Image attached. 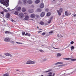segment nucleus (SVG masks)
I'll return each mask as SVG.
<instances>
[{"mask_svg": "<svg viewBox=\"0 0 76 76\" xmlns=\"http://www.w3.org/2000/svg\"><path fill=\"white\" fill-rule=\"evenodd\" d=\"M63 9L61 8H60L59 9V10H57V12L58 13V15L59 16L61 15V13H63Z\"/></svg>", "mask_w": 76, "mask_h": 76, "instance_id": "f03ea898", "label": "nucleus"}, {"mask_svg": "<svg viewBox=\"0 0 76 76\" xmlns=\"http://www.w3.org/2000/svg\"><path fill=\"white\" fill-rule=\"evenodd\" d=\"M1 14H2V15H3V13H4V12H1Z\"/></svg>", "mask_w": 76, "mask_h": 76, "instance_id": "603ef678", "label": "nucleus"}, {"mask_svg": "<svg viewBox=\"0 0 76 76\" xmlns=\"http://www.w3.org/2000/svg\"><path fill=\"white\" fill-rule=\"evenodd\" d=\"M16 70L18 71H19V70H18V69H17Z\"/></svg>", "mask_w": 76, "mask_h": 76, "instance_id": "bf43d9fd", "label": "nucleus"}, {"mask_svg": "<svg viewBox=\"0 0 76 76\" xmlns=\"http://www.w3.org/2000/svg\"><path fill=\"white\" fill-rule=\"evenodd\" d=\"M75 49V47L73 46H72L71 47V51H72L73 50H74Z\"/></svg>", "mask_w": 76, "mask_h": 76, "instance_id": "393cba45", "label": "nucleus"}, {"mask_svg": "<svg viewBox=\"0 0 76 76\" xmlns=\"http://www.w3.org/2000/svg\"><path fill=\"white\" fill-rule=\"evenodd\" d=\"M15 9H16V10L18 11H20L21 9V7H17L15 8Z\"/></svg>", "mask_w": 76, "mask_h": 76, "instance_id": "9d476101", "label": "nucleus"}, {"mask_svg": "<svg viewBox=\"0 0 76 76\" xmlns=\"http://www.w3.org/2000/svg\"><path fill=\"white\" fill-rule=\"evenodd\" d=\"M25 32H22V34L23 35H25Z\"/></svg>", "mask_w": 76, "mask_h": 76, "instance_id": "a19ab883", "label": "nucleus"}, {"mask_svg": "<svg viewBox=\"0 0 76 76\" xmlns=\"http://www.w3.org/2000/svg\"><path fill=\"white\" fill-rule=\"evenodd\" d=\"M18 13H19V12L18 11H16L15 12L14 14L15 15H18Z\"/></svg>", "mask_w": 76, "mask_h": 76, "instance_id": "4be33fe9", "label": "nucleus"}, {"mask_svg": "<svg viewBox=\"0 0 76 76\" xmlns=\"http://www.w3.org/2000/svg\"><path fill=\"white\" fill-rule=\"evenodd\" d=\"M16 43H17V44H22L23 43H20V42H16Z\"/></svg>", "mask_w": 76, "mask_h": 76, "instance_id": "4c0bfd02", "label": "nucleus"}, {"mask_svg": "<svg viewBox=\"0 0 76 76\" xmlns=\"http://www.w3.org/2000/svg\"><path fill=\"white\" fill-rule=\"evenodd\" d=\"M10 39L9 38H6L4 39V41H6V42H9L10 41Z\"/></svg>", "mask_w": 76, "mask_h": 76, "instance_id": "423d86ee", "label": "nucleus"}, {"mask_svg": "<svg viewBox=\"0 0 76 76\" xmlns=\"http://www.w3.org/2000/svg\"><path fill=\"white\" fill-rule=\"evenodd\" d=\"M53 18V17H51L50 18V20H52Z\"/></svg>", "mask_w": 76, "mask_h": 76, "instance_id": "a18cd8bd", "label": "nucleus"}, {"mask_svg": "<svg viewBox=\"0 0 76 76\" xmlns=\"http://www.w3.org/2000/svg\"><path fill=\"white\" fill-rule=\"evenodd\" d=\"M36 16L37 18H38V17H39V15H37Z\"/></svg>", "mask_w": 76, "mask_h": 76, "instance_id": "5fc2aeb1", "label": "nucleus"}, {"mask_svg": "<svg viewBox=\"0 0 76 76\" xmlns=\"http://www.w3.org/2000/svg\"><path fill=\"white\" fill-rule=\"evenodd\" d=\"M64 60H70V59H71L70 58H64Z\"/></svg>", "mask_w": 76, "mask_h": 76, "instance_id": "c85d7f7f", "label": "nucleus"}, {"mask_svg": "<svg viewBox=\"0 0 76 76\" xmlns=\"http://www.w3.org/2000/svg\"><path fill=\"white\" fill-rule=\"evenodd\" d=\"M37 12H41L42 11V10L40 8H38L37 9Z\"/></svg>", "mask_w": 76, "mask_h": 76, "instance_id": "4468645a", "label": "nucleus"}, {"mask_svg": "<svg viewBox=\"0 0 76 76\" xmlns=\"http://www.w3.org/2000/svg\"><path fill=\"white\" fill-rule=\"evenodd\" d=\"M8 10H10V11L11 10H10V8H8Z\"/></svg>", "mask_w": 76, "mask_h": 76, "instance_id": "6e6d98bb", "label": "nucleus"}, {"mask_svg": "<svg viewBox=\"0 0 76 76\" xmlns=\"http://www.w3.org/2000/svg\"><path fill=\"white\" fill-rule=\"evenodd\" d=\"M51 20H50L48 22V23H51Z\"/></svg>", "mask_w": 76, "mask_h": 76, "instance_id": "58836bf2", "label": "nucleus"}, {"mask_svg": "<svg viewBox=\"0 0 76 76\" xmlns=\"http://www.w3.org/2000/svg\"><path fill=\"white\" fill-rule=\"evenodd\" d=\"M74 43V42H73V41H72L70 42L71 44H73Z\"/></svg>", "mask_w": 76, "mask_h": 76, "instance_id": "ea45409f", "label": "nucleus"}, {"mask_svg": "<svg viewBox=\"0 0 76 76\" xmlns=\"http://www.w3.org/2000/svg\"><path fill=\"white\" fill-rule=\"evenodd\" d=\"M24 14H25V13H24Z\"/></svg>", "mask_w": 76, "mask_h": 76, "instance_id": "338daca9", "label": "nucleus"}, {"mask_svg": "<svg viewBox=\"0 0 76 76\" xmlns=\"http://www.w3.org/2000/svg\"><path fill=\"white\" fill-rule=\"evenodd\" d=\"M23 1L25 4H26V0H23Z\"/></svg>", "mask_w": 76, "mask_h": 76, "instance_id": "2f4dec72", "label": "nucleus"}, {"mask_svg": "<svg viewBox=\"0 0 76 76\" xmlns=\"http://www.w3.org/2000/svg\"><path fill=\"white\" fill-rule=\"evenodd\" d=\"M50 15H51V13H50V12H48L47 13V16H50Z\"/></svg>", "mask_w": 76, "mask_h": 76, "instance_id": "7c9ffc66", "label": "nucleus"}, {"mask_svg": "<svg viewBox=\"0 0 76 76\" xmlns=\"http://www.w3.org/2000/svg\"><path fill=\"white\" fill-rule=\"evenodd\" d=\"M1 55H0V57H1Z\"/></svg>", "mask_w": 76, "mask_h": 76, "instance_id": "680f3d73", "label": "nucleus"}, {"mask_svg": "<svg viewBox=\"0 0 76 76\" xmlns=\"http://www.w3.org/2000/svg\"><path fill=\"white\" fill-rule=\"evenodd\" d=\"M37 28L38 29L39 28V27H38V26H37Z\"/></svg>", "mask_w": 76, "mask_h": 76, "instance_id": "e2e57ef3", "label": "nucleus"}, {"mask_svg": "<svg viewBox=\"0 0 76 76\" xmlns=\"http://www.w3.org/2000/svg\"><path fill=\"white\" fill-rule=\"evenodd\" d=\"M29 17H28V16L26 15V17L25 18V20H28V19H29Z\"/></svg>", "mask_w": 76, "mask_h": 76, "instance_id": "6ab92c4d", "label": "nucleus"}, {"mask_svg": "<svg viewBox=\"0 0 76 76\" xmlns=\"http://www.w3.org/2000/svg\"><path fill=\"white\" fill-rule=\"evenodd\" d=\"M58 64H63V62H59L56 63L55 64L56 65H57Z\"/></svg>", "mask_w": 76, "mask_h": 76, "instance_id": "dca6fc26", "label": "nucleus"}, {"mask_svg": "<svg viewBox=\"0 0 76 76\" xmlns=\"http://www.w3.org/2000/svg\"><path fill=\"white\" fill-rule=\"evenodd\" d=\"M53 48H54V49H56L57 50H56V51H60V49H59V48H55L54 47H53Z\"/></svg>", "mask_w": 76, "mask_h": 76, "instance_id": "a878e982", "label": "nucleus"}, {"mask_svg": "<svg viewBox=\"0 0 76 76\" xmlns=\"http://www.w3.org/2000/svg\"><path fill=\"white\" fill-rule=\"evenodd\" d=\"M65 15H66V16H69V15H71V13L69 14V13L67 12L66 11L65 12Z\"/></svg>", "mask_w": 76, "mask_h": 76, "instance_id": "ddd939ff", "label": "nucleus"}, {"mask_svg": "<svg viewBox=\"0 0 76 76\" xmlns=\"http://www.w3.org/2000/svg\"><path fill=\"white\" fill-rule=\"evenodd\" d=\"M31 7H34V5H31Z\"/></svg>", "mask_w": 76, "mask_h": 76, "instance_id": "864d4df0", "label": "nucleus"}, {"mask_svg": "<svg viewBox=\"0 0 76 76\" xmlns=\"http://www.w3.org/2000/svg\"><path fill=\"white\" fill-rule=\"evenodd\" d=\"M5 34H11V32L8 31H6Z\"/></svg>", "mask_w": 76, "mask_h": 76, "instance_id": "bb28decb", "label": "nucleus"}, {"mask_svg": "<svg viewBox=\"0 0 76 76\" xmlns=\"http://www.w3.org/2000/svg\"><path fill=\"white\" fill-rule=\"evenodd\" d=\"M47 59L46 58H45L42 59L41 61V62H43V61H47Z\"/></svg>", "mask_w": 76, "mask_h": 76, "instance_id": "cd10ccee", "label": "nucleus"}, {"mask_svg": "<svg viewBox=\"0 0 76 76\" xmlns=\"http://www.w3.org/2000/svg\"><path fill=\"white\" fill-rule=\"evenodd\" d=\"M10 42L11 43V44H14V43H15V42H14V41L11 40L10 41Z\"/></svg>", "mask_w": 76, "mask_h": 76, "instance_id": "c9c22d12", "label": "nucleus"}, {"mask_svg": "<svg viewBox=\"0 0 76 76\" xmlns=\"http://www.w3.org/2000/svg\"><path fill=\"white\" fill-rule=\"evenodd\" d=\"M53 31H50L49 32V33H50V34H53Z\"/></svg>", "mask_w": 76, "mask_h": 76, "instance_id": "09e8293b", "label": "nucleus"}, {"mask_svg": "<svg viewBox=\"0 0 76 76\" xmlns=\"http://www.w3.org/2000/svg\"><path fill=\"white\" fill-rule=\"evenodd\" d=\"M45 11L46 12H48V11H49V10L48 9H46Z\"/></svg>", "mask_w": 76, "mask_h": 76, "instance_id": "79ce46f5", "label": "nucleus"}, {"mask_svg": "<svg viewBox=\"0 0 76 76\" xmlns=\"http://www.w3.org/2000/svg\"><path fill=\"white\" fill-rule=\"evenodd\" d=\"M48 75H47V76H55V73H53V75H52V72H49L48 73Z\"/></svg>", "mask_w": 76, "mask_h": 76, "instance_id": "39448f33", "label": "nucleus"}, {"mask_svg": "<svg viewBox=\"0 0 76 76\" xmlns=\"http://www.w3.org/2000/svg\"><path fill=\"white\" fill-rule=\"evenodd\" d=\"M44 3H41L40 5V8H41V9H43V8H44Z\"/></svg>", "mask_w": 76, "mask_h": 76, "instance_id": "0eeeda50", "label": "nucleus"}, {"mask_svg": "<svg viewBox=\"0 0 76 76\" xmlns=\"http://www.w3.org/2000/svg\"><path fill=\"white\" fill-rule=\"evenodd\" d=\"M41 32H42V31H38V33H41Z\"/></svg>", "mask_w": 76, "mask_h": 76, "instance_id": "3c124183", "label": "nucleus"}, {"mask_svg": "<svg viewBox=\"0 0 76 76\" xmlns=\"http://www.w3.org/2000/svg\"><path fill=\"white\" fill-rule=\"evenodd\" d=\"M42 46H43V45H42Z\"/></svg>", "mask_w": 76, "mask_h": 76, "instance_id": "774afa93", "label": "nucleus"}, {"mask_svg": "<svg viewBox=\"0 0 76 76\" xmlns=\"http://www.w3.org/2000/svg\"><path fill=\"white\" fill-rule=\"evenodd\" d=\"M11 21H12V22H15V21L14 20H13V19H12L11 20Z\"/></svg>", "mask_w": 76, "mask_h": 76, "instance_id": "de8ad7c7", "label": "nucleus"}, {"mask_svg": "<svg viewBox=\"0 0 76 76\" xmlns=\"http://www.w3.org/2000/svg\"><path fill=\"white\" fill-rule=\"evenodd\" d=\"M18 16L20 18H24V17H25V15H24V14H23L21 13L19 14Z\"/></svg>", "mask_w": 76, "mask_h": 76, "instance_id": "20e7f679", "label": "nucleus"}, {"mask_svg": "<svg viewBox=\"0 0 76 76\" xmlns=\"http://www.w3.org/2000/svg\"><path fill=\"white\" fill-rule=\"evenodd\" d=\"M65 75V74H63V75Z\"/></svg>", "mask_w": 76, "mask_h": 76, "instance_id": "69168bd1", "label": "nucleus"}, {"mask_svg": "<svg viewBox=\"0 0 76 76\" xmlns=\"http://www.w3.org/2000/svg\"><path fill=\"white\" fill-rule=\"evenodd\" d=\"M4 12H8V11L7 10L5 9H4Z\"/></svg>", "mask_w": 76, "mask_h": 76, "instance_id": "e433bc0d", "label": "nucleus"}, {"mask_svg": "<svg viewBox=\"0 0 76 76\" xmlns=\"http://www.w3.org/2000/svg\"><path fill=\"white\" fill-rule=\"evenodd\" d=\"M63 66V65H58L59 67H60L61 66Z\"/></svg>", "mask_w": 76, "mask_h": 76, "instance_id": "8fccbe9b", "label": "nucleus"}, {"mask_svg": "<svg viewBox=\"0 0 76 76\" xmlns=\"http://www.w3.org/2000/svg\"><path fill=\"white\" fill-rule=\"evenodd\" d=\"M3 76H10V75H9V74L8 73H6L3 75Z\"/></svg>", "mask_w": 76, "mask_h": 76, "instance_id": "b1692460", "label": "nucleus"}, {"mask_svg": "<svg viewBox=\"0 0 76 76\" xmlns=\"http://www.w3.org/2000/svg\"><path fill=\"white\" fill-rule=\"evenodd\" d=\"M4 54L5 56H10V57H12V55H10V53H5Z\"/></svg>", "mask_w": 76, "mask_h": 76, "instance_id": "1a4fd4ad", "label": "nucleus"}, {"mask_svg": "<svg viewBox=\"0 0 76 76\" xmlns=\"http://www.w3.org/2000/svg\"><path fill=\"white\" fill-rule=\"evenodd\" d=\"M36 16V15L34 14H32L31 15L30 17L31 18H35Z\"/></svg>", "mask_w": 76, "mask_h": 76, "instance_id": "6e6552de", "label": "nucleus"}, {"mask_svg": "<svg viewBox=\"0 0 76 76\" xmlns=\"http://www.w3.org/2000/svg\"><path fill=\"white\" fill-rule=\"evenodd\" d=\"M45 15V13L44 12H43L41 13L40 16L41 17H44Z\"/></svg>", "mask_w": 76, "mask_h": 76, "instance_id": "9b49d317", "label": "nucleus"}, {"mask_svg": "<svg viewBox=\"0 0 76 76\" xmlns=\"http://www.w3.org/2000/svg\"><path fill=\"white\" fill-rule=\"evenodd\" d=\"M42 35H44L45 34V33L44 32H43L42 33Z\"/></svg>", "mask_w": 76, "mask_h": 76, "instance_id": "c03bdc74", "label": "nucleus"}, {"mask_svg": "<svg viewBox=\"0 0 76 76\" xmlns=\"http://www.w3.org/2000/svg\"><path fill=\"white\" fill-rule=\"evenodd\" d=\"M71 59H70V60L72 61H76V59H72V58H71Z\"/></svg>", "mask_w": 76, "mask_h": 76, "instance_id": "c756f323", "label": "nucleus"}, {"mask_svg": "<svg viewBox=\"0 0 76 76\" xmlns=\"http://www.w3.org/2000/svg\"><path fill=\"white\" fill-rule=\"evenodd\" d=\"M51 69H49L48 70V71H45V73H47L48 72H51Z\"/></svg>", "mask_w": 76, "mask_h": 76, "instance_id": "473e14b6", "label": "nucleus"}, {"mask_svg": "<svg viewBox=\"0 0 76 76\" xmlns=\"http://www.w3.org/2000/svg\"><path fill=\"white\" fill-rule=\"evenodd\" d=\"M9 0H1L0 1V2L2 4H3L4 6H5L6 7H8L9 5Z\"/></svg>", "mask_w": 76, "mask_h": 76, "instance_id": "f257e3e1", "label": "nucleus"}, {"mask_svg": "<svg viewBox=\"0 0 76 76\" xmlns=\"http://www.w3.org/2000/svg\"><path fill=\"white\" fill-rule=\"evenodd\" d=\"M22 10L23 12H25L26 11V9L25 8H22Z\"/></svg>", "mask_w": 76, "mask_h": 76, "instance_id": "412c9836", "label": "nucleus"}, {"mask_svg": "<svg viewBox=\"0 0 76 76\" xmlns=\"http://www.w3.org/2000/svg\"><path fill=\"white\" fill-rule=\"evenodd\" d=\"M58 56H59V57H60V56H61V54L60 53H58L57 54V57H58Z\"/></svg>", "mask_w": 76, "mask_h": 76, "instance_id": "5701e85b", "label": "nucleus"}, {"mask_svg": "<svg viewBox=\"0 0 76 76\" xmlns=\"http://www.w3.org/2000/svg\"><path fill=\"white\" fill-rule=\"evenodd\" d=\"M72 15L74 17H75V16L76 17V14H75L74 15H73V14H72Z\"/></svg>", "mask_w": 76, "mask_h": 76, "instance_id": "49530a36", "label": "nucleus"}, {"mask_svg": "<svg viewBox=\"0 0 76 76\" xmlns=\"http://www.w3.org/2000/svg\"><path fill=\"white\" fill-rule=\"evenodd\" d=\"M34 10H28V12L29 13H33L34 12Z\"/></svg>", "mask_w": 76, "mask_h": 76, "instance_id": "a211bd4d", "label": "nucleus"}, {"mask_svg": "<svg viewBox=\"0 0 76 76\" xmlns=\"http://www.w3.org/2000/svg\"><path fill=\"white\" fill-rule=\"evenodd\" d=\"M39 30H42V29H40Z\"/></svg>", "mask_w": 76, "mask_h": 76, "instance_id": "052dcab7", "label": "nucleus"}, {"mask_svg": "<svg viewBox=\"0 0 76 76\" xmlns=\"http://www.w3.org/2000/svg\"><path fill=\"white\" fill-rule=\"evenodd\" d=\"M60 35H61V37H62V36L61 35H60V34H58L57 35L58 37H60Z\"/></svg>", "mask_w": 76, "mask_h": 76, "instance_id": "f704fd0d", "label": "nucleus"}, {"mask_svg": "<svg viewBox=\"0 0 76 76\" xmlns=\"http://www.w3.org/2000/svg\"><path fill=\"white\" fill-rule=\"evenodd\" d=\"M5 17L7 18H10V14L7 13L5 15Z\"/></svg>", "mask_w": 76, "mask_h": 76, "instance_id": "f8f14e48", "label": "nucleus"}, {"mask_svg": "<svg viewBox=\"0 0 76 76\" xmlns=\"http://www.w3.org/2000/svg\"><path fill=\"white\" fill-rule=\"evenodd\" d=\"M36 63L35 61H27L26 64H35Z\"/></svg>", "mask_w": 76, "mask_h": 76, "instance_id": "7ed1b4c3", "label": "nucleus"}, {"mask_svg": "<svg viewBox=\"0 0 76 76\" xmlns=\"http://www.w3.org/2000/svg\"><path fill=\"white\" fill-rule=\"evenodd\" d=\"M39 23L40 24V25H44V23L43 21Z\"/></svg>", "mask_w": 76, "mask_h": 76, "instance_id": "72a5a7b5", "label": "nucleus"}, {"mask_svg": "<svg viewBox=\"0 0 76 76\" xmlns=\"http://www.w3.org/2000/svg\"><path fill=\"white\" fill-rule=\"evenodd\" d=\"M27 2L29 4H32V1L31 0L28 1Z\"/></svg>", "mask_w": 76, "mask_h": 76, "instance_id": "2eb2a0df", "label": "nucleus"}, {"mask_svg": "<svg viewBox=\"0 0 76 76\" xmlns=\"http://www.w3.org/2000/svg\"><path fill=\"white\" fill-rule=\"evenodd\" d=\"M62 17H64V15H62Z\"/></svg>", "mask_w": 76, "mask_h": 76, "instance_id": "13d9d810", "label": "nucleus"}, {"mask_svg": "<svg viewBox=\"0 0 76 76\" xmlns=\"http://www.w3.org/2000/svg\"><path fill=\"white\" fill-rule=\"evenodd\" d=\"M39 2H40L39 0H37L35 1V3L36 4H38Z\"/></svg>", "mask_w": 76, "mask_h": 76, "instance_id": "f3484780", "label": "nucleus"}, {"mask_svg": "<svg viewBox=\"0 0 76 76\" xmlns=\"http://www.w3.org/2000/svg\"><path fill=\"white\" fill-rule=\"evenodd\" d=\"M19 4H20V1H19Z\"/></svg>", "mask_w": 76, "mask_h": 76, "instance_id": "4d7b16f0", "label": "nucleus"}, {"mask_svg": "<svg viewBox=\"0 0 76 76\" xmlns=\"http://www.w3.org/2000/svg\"><path fill=\"white\" fill-rule=\"evenodd\" d=\"M41 76H44V75H42Z\"/></svg>", "mask_w": 76, "mask_h": 76, "instance_id": "0e129e2a", "label": "nucleus"}, {"mask_svg": "<svg viewBox=\"0 0 76 76\" xmlns=\"http://www.w3.org/2000/svg\"><path fill=\"white\" fill-rule=\"evenodd\" d=\"M25 35L26 36H31V35L29 33H26V34H25Z\"/></svg>", "mask_w": 76, "mask_h": 76, "instance_id": "aec40b11", "label": "nucleus"}, {"mask_svg": "<svg viewBox=\"0 0 76 76\" xmlns=\"http://www.w3.org/2000/svg\"><path fill=\"white\" fill-rule=\"evenodd\" d=\"M39 51H40V52H41V53H43V52H44L43 50H39Z\"/></svg>", "mask_w": 76, "mask_h": 76, "instance_id": "37998d69", "label": "nucleus"}]
</instances>
